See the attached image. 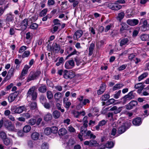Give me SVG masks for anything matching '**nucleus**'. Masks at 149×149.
<instances>
[{
	"mask_svg": "<svg viewBox=\"0 0 149 149\" xmlns=\"http://www.w3.org/2000/svg\"><path fill=\"white\" fill-rule=\"evenodd\" d=\"M41 148L42 149H48V146L47 143H43L42 145Z\"/></svg>",
	"mask_w": 149,
	"mask_h": 149,
	"instance_id": "774afa93",
	"label": "nucleus"
},
{
	"mask_svg": "<svg viewBox=\"0 0 149 149\" xmlns=\"http://www.w3.org/2000/svg\"><path fill=\"white\" fill-rule=\"evenodd\" d=\"M114 143L112 142H108L106 145L105 147L106 148H112L114 146Z\"/></svg>",
	"mask_w": 149,
	"mask_h": 149,
	"instance_id": "3c124183",
	"label": "nucleus"
},
{
	"mask_svg": "<svg viewBox=\"0 0 149 149\" xmlns=\"http://www.w3.org/2000/svg\"><path fill=\"white\" fill-rule=\"evenodd\" d=\"M115 101V100L113 98L111 99L108 100L106 102V104L107 105H109L110 104H112L114 103Z\"/></svg>",
	"mask_w": 149,
	"mask_h": 149,
	"instance_id": "6e6d98bb",
	"label": "nucleus"
},
{
	"mask_svg": "<svg viewBox=\"0 0 149 149\" xmlns=\"http://www.w3.org/2000/svg\"><path fill=\"white\" fill-rule=\"evenodd\" d=\"M51 49L54 50L56 52H57L60 50V46L59 45L55 43L54 45L52 46Z\"/></svg>",
	"mask_w": 149,
	"mask_h": 149,
	"instance_id": "c85d7f7f",
	"label": "nucleus"
},
{
	"mask_svg": "<svg viewBox=\"0 0 149 149\" xmlns=\"http://www.w3.org/2000/svg\"><path fill=\"white\" fill-rule=\"evenodd\" d=\"M126 129L125 127L123 125L120 127L118 129V132L120 134L124 133L126 130Z\"/></svg>",
	"mask_w": 149,
	"mask_h": 149,
	"instance_id": "e433bc0d",
	"label": "nucleus"
},
{
	"mask_svg": "<svg viewBox=\"0 0 149 149\" xmlns=\"http://www.w3.org/2000/svg\"><path fill=\"white\" fill-rule=\"evenodd\" d=\"M42 105L45 108L48 109H49L51 107L50 104L49 103L47 102Z\"/></svg>",
	"mask_w": 149,
	"mask_h": 149,
	"instance_id": "0e129e2a",
	"label": "nucleus"
},
{
	"mask_svg": "<svg viewBox=\"0 0 149 149\" xmlns=\"http://www.w3.org/2000/svg\"><path fill=\"white\" fill-rule=\"evenodd\" d=\"M67 133V131L65 128H61L58 131V134L60 136H62L65 135Z\"/></svg>",
	"mask_w": 149,
	"mask_h": 149,
	"instance_id": "5701e85b",
	"label": "nucleus"
},
{
	"mask_svg": "<svg viewBox=\"0 0 149 149\" xmlns=\"http://www.w3.org/2000/svg\"><path fill=\"white\" fill-rule=\"evenodd\" d=\"M64 72L65 73L63 75V77L65 79H72L74 77V74L72 72H69L67 70H65Z\"/></svg>",
	"mask_w": 149,
	"mask_h": 149,
	"instance_id": "4468645a",
	"label": "nucleus"
},
{
	"mask_svg": "<svg viewBox=\"0 0 149 149\" xmlns=\"http://www.w3.org/2000/svg\"><path fill=\"white\" fill-rule=\"evenodd\" d=\"M39 99L40 102L42 104H44L47 101L46 97L43 95H41L40 96Z\"/></svg>",
	"mask_w": 149,
	"mask_h": 149,
	"instance_id": "473e14b6",
	"label": "nucleus"
},
{
	"mask_svg": "<svg viewBox=\"0 0 149 149\" xmlns=\"http://www.w3.org/2000/svg\"><path fill=\"white\" fill-rule=\"evenodd\" d=\"M14 70L15 69L14 68L11 67L10 68L8 72L7 75L5 78L6 80H9L13 76L14 74Z\"/></svg>",
	"mask_w": 149,
	"mask_h": 149,
	"instance_id": "f3484780",
	"label": "nucleus"
},
{
	"mask_svg": "<svg viewBox=\"0 0 149 149\" xmlns=\"http://www.w3.org/2000/svg\"><path fill=\"white\" fill-rule=\"evenodd\" d=\"M72 50H73V52L67 56L66 59H67L69 57L72 55L76 54L77 52L75 49H73L71 47H69L67 48L66 51L68 54Z\"/></svg>",
	"mask_w": 149,
	"mask_h": 149,
	"instance_id": "f8f14e48",
	"label": "nucleus"
},
{
	"mask_svg": "<svg viewBox=\"0 0 149 149\" xmlns=\"http://www.w3.org/2000/svg\"><path fill=\"white\" fill-rule=\"evenodd\" d=\"M127 65L126 64L123 65H122L119 67L117 69L119 71H121L125 69L127 67Z\"/></svg>",
	"mask_w": 149,
	"mask_h": 149,
	"instance_id": "680f3d73",
	"label": "nucleus"
},
{
	"mask_svg": "<svg viewBox=\"0 0 149 149\" xmlns=\"http://www.w3.org/2000/svg\"><path fill=\"white\" fill-rule=\"evenodd\" d=\"M62 94L60 92H57L54 95L55 100H59L62 97Z\"/></svg>",
	"mask_w": 149,
	"mask_h": 149,
	"instance_id": "37998d69",
	"label": "nucleus"
},
{
	"mask_svg": "<svg viewBox=\"0 0 149 149\" xmlns=\"http://www.w3.org/2000/svg\"><path fill=\"white\" fill-rule=\"evenodd\" d=\"M47 98L49 100H51L53 97V95L51 91H48L46 93Z\"/></svg>",
	"mask_w": 149,
	"mask_h": 149,
	"instance_id": "c03bdc74",
	"label": "nucleus"
},
{
	"mask_svg": "<svg viewBox=\"0 0 149 149\" xmlns=\"http://www.w3.org/2000/svg\"><path fill=\"white\" fill-rule=\"evenodd\" d=\"M7 136L6 133L1 131L0 132V137L3 140L7 137Z\"/></svg>",
	"mask_w": 149,
	"mask_h": 149,
	"instance_id": "49530a36",
	"label": "nucleus"
},
{
	"mask_svg": "<svg viewBox=\"0 0 149 149\" xmlns=\"http://www.w3.org/2000/svg\"><path fill=\"white\" fill-rule=\"evenodd\" d=\"M38 91L40 93H44L47 91V87L46 85L41 84L38 88Z\"/></svg>",
	"mask_w": 149,
	"mask_h": 149,
	"instance_id": "412c9836",
	"label": "nucleus"
},
{
	"mask_svg": "<svg viewBox=\"0 0 149 149\" xmlns=\"http://www.w3.org/2000/svg\"><path fill=\"white\" fill-rule=\"evenodd\" d=\"M4 126L9 131L13 132L15 130V128L14 125L11 121L8 120L5 121Z\"/></svg>",
	"mask_w": 149,
	"mask_h": 149,
	"instance_id": "39448f33",
	"label": "nucleus"
},
{
	"mask_svg": "<svg viewBox=\"0 0 149 149\" xmlns=\"http://www.w3.org/2000/svg\"><path fill=\"white\" fill-rule=\"evenodd\" d=\"M45 134L46 135H50L52 133L50 127H47L45 128L44 130Z\"/></svg>",
	"mask_w": 149,
	"mask_h": 149,
	"instance_id": "de8ad7c7",
	"label": "nucleus"
},
{
	"mask_svg": "<svg viewBox=\"0 0 149 149\" xmlns=\"http://www.w3.org/2000/svg\"><path fill=\"white\" fill-rule=\"evenodd\" d=\"M64 62V59L63 57H61L58 61V62L56 63V65L57 66H59Z\"/></svg>",
	"mask_w": 149,
	"mask_h": 149,
	"instance_id": "13d9d810",
	"label": "nucleus"
},
{
	"mask_svg": "<svg viewBox=\"0 0 149 149\" xmlns=\"http://www.w3.org/2000/svg\"><path fill=\"white\" fill-rule=\"evenodd\" d=\"M51 133L54 134H56L57 133L58 128L56 126H53L50 127Z\"/></svg>",
	"mask_w": 149,
	"mask_h": 149,
	"instance_id": "864d4df0",
	"label": "nucleus"
},
{
	"mask_svg": "<svg viewBox=\"0 0 149 149\" xmlns=\"http://www.w3.org/2000/svg\"><path fill=\"white\" fill-rule=\"evenodd\" d=\"M75 64L73 59L67 61L65 64V68L68 69H70L74 67Z\"/></svg>",
	"mask_w": 149,
	"mask_h": 149,
	"instance_id": "9b49d317",
	"label": "nucleus"
},
{
	"mask_svg": "<svg viewBox=\"0 0 149 149\" xmlns=\"http://www.w3.org/2000/svg\"><path fill=\"white\" fill-rule=\"evenodd\" d=\"M83 34V31L81 30L77 31L75 33L73 36L74 40H77L81 37Z\"/></svg>",
	"mask_w": 149,
	"mask_h": 149,
	"instance_id": "6ab92c4d",
	"label": "nucleus"
},
{
	"mask_svg": "<svg viewBox=\"0 0 149 149\" xmlns=\"http://www.w3.org/2000/svg\"><path fill=\"white\" fill-rule=\"evenodd\" d=\"M13 18L14 17H13L11 14L10 13L8 15L6 20L8 21H10L13 20Z\"/></svg>",
	"mask_w": 149,
	"mask_h": 149,
	"instance_id": "4d7b16f0",
	"label": "nucleus"
},
{
	"mask_svg": "<svg viewBox=\"0 0 149 149\" xmlns=\"http://www.w3.org/2000/svg\"><path fill=\"white\" fill-rule=\"evenodd\" d=\"M83 140L87 139H95L96 136L94 135L91 131H88L83 136Z\"/></svg>",
	"mask_w": 149,
	"mask_h": 149,
	"instance_id": "6e6552de",
	"label": "nucleus"
},
{
	"mask_svg": "<svg viewBox=\"0 0 149 149\" xmlns=\"http://www.w3.org/2000/svg\"><path fill=\"white\" fill-rule=\"evenodd\" d=\"M36 123V120L33 118L30 119L27 122L28 124L31 125H35Z\"/></svg>",
	"mask_w": 149,
	"mask_h": 149,
	"instance_id": "4c0bfd02",
	"label": "nucleus"
},
{
	"mask_svg": "<svg viewBox=\"0 0 149 149\" xmlns=\"http://www.w3.org/2000/svg\"><path fill=\"white\" fill-rule=\"evenodd\" d=\"M108 7L111 9L115 10H118L122 8V6L119 5L116 3H110L108 5Z\"/></svg>",
	"mask_w": 149,
	"mask_h": 149,
	"instance_id": "9d476101",
	"label": "nucleus"
},
{
	"mask_svg": "<svg viewBox=\"0 0 149 149\" xmlns=\"http://www.w3.org/2000/svg\"><path fill=\"white\" fill-rule=\"evenodd\" d=\"M148 75V74L147 73L145 72L143 73L139 76L138 77L139 81H140L144 78L146 77Z\"/></svg>",
	"mask_w": 149,
	"mask_h": 149,
	"instance_id": "09e8293b",
	"label": "nucleus"
},
{
	"mask_svg": "<svg viewBox=\"0 0 149 149\" xmlns=\"http://www.w3.org/2000/svg\"><path fill=\"white\" fill-rule=\"evenodd\" d=\"M27 47L25 46H22L19 49V52L20 53H22L26 49Z\"/></svg>",
	"mask_w": 149,
	"mask_h": 149,
	"instance_id": "bf43d9fd",
	"label": "nucleus"
},
{
	"mask_svg": "<svg viewBox=\"0 0 149 149\" xmlns=\"http://www.w3.org/2000/svg\"><path fill=\"white\" fill-rule=\"evenodd\" d=\"M22 116L25 117L26 119L29 118L31 117V115L29 113H25L22 114Z\"/></svg>",
	"mask_w": 149,
	"mask_h": 149,
	"instance_id": "69168bd1",
	"label": "nucleus"
},
{
	"mask_svg": "<svg viewBox=\"0 0 149 149\" xmlns=\"http://www.w3.org/2000/svg\"><path fill=\"white\" fill-rule=\"evenodd\" d=\"M95 47V45L94 43H92L91 44L88 49L89 56H91L93 54Z\"/></svg>",
	"mask_w": 149,
	"mask_h": 149,
	"instance_id": "393cba45",
	"label": "nucleus"
},
{
	"mask_svg": "<svg viewBox=\"0 0 149 149\" xmlns=\"http://www.w3.org/2000/svg\"><path fill=\"white\" fill-rule=\"evenodd\" d=\"M137 104L138 103L136 101L132 100L126 105V109L128 110L131 109L134 107L137 106Z\"/></svg>",
	"mask_w": 149,
	"mask_h": 149,
	"instance_id": "2eb2a0df",
	"label": "nucleus"
},
{
	"mask_svg": "<svg viewBox=\"0 0 149 149\" xmlns=\"http://www.w3.org/2000/svg\"><path fill=\"white\" fill-rule=\"evenodd\" d=\"M39 136V134L38 133L34 132L31 134V137L33 140H36L38 139Z\"/></svg>",
	"mask_w": 149,
	"mask_h": 149,
	"instance_id": "7c9ffc66",
	"label": "nucleus"
},
{
	"mask_svg": "<svg viewBox=\"0 0 149 149\" xmlns=\"http://www.w3.org/2000/svg\"><path fill=\"white\" fill-rule=\"evenodd\" d=\"M30 67L28 65H25L21 73L25 75L26 74H27L28 70Z\"/></svg>",
	"mask_w": 149,
	"mask_h": 149,
	"instance_id": "c9c22d12",
	"label": "nucleus"
},
{
	"mask_svg": "<svg viewBox=\"0 0 149 149\" xmlns=\"http://www.w3.org/2000/svg\"><path fill=\"white\" fill-rule=\"evenodd\" d=\"M87 130V128L86 127L82 126L81 127L80 130L81 134H79L78 135V137L81 141H82L83 140V138L82 137L85 134Z\"/></svg>",
	"mask_w": 149,
	"mask_h": 149,
	"instance_id": "ddd939ff",
	"label": "nucleus"
},
{
	"mask_svg": "<svg viewBox=\"0 0 149 149\" xmlns=\"http://www.w3.org/2000/svg\"><path fill=\"white\" fill-rule=\"evenodd\" d=\"M41 73L40 71H37L36 72H31L29 74L26 81H30L36 79L39 77Z\"/></svg>",
	"mask_w": 149,
	"mask_h": 149,
	"instance_id": "f257e3e1",
	"label": "nucleus"
},
{
	"mask_svg": "<svg viewBox=\"0 0 149 149\" xmlns=\"http://www.w3.org/2000/svg\"><path fill=\"white\" fill-rule=\"evenodd\" d=\"M140 23L142 24L141 27V30L143 31L149 30V23H148L147 21L144 18L141 19Z\"/></svg>",
	"mask_w": 149,
	"mask_h": 149,
	"instance_id": "7ed1b4c3",
	"label": "nucleus"
},
{
	"mask_svg": "<svg viewBox=\"0 0 149 149\" xmlns=\"http://www.w3.org/2000/svg\"><path fill=\"white\" fill-rule=\"evenodd\" d=\"M30 54V52L29 51H26L22 54V57L23 58L27 57L29 56Z\"/></svg>",
	"mask_w": 149,
	"mask_h": 149,
	"instance_id": "8fccbe9b",
	"label": "nucleus"
},
{
	"mask_svg": "<svg viewBox=\"0 0 149 149\" xmlns=\"http://www.w3.org/2000/svg\"><path fill=\"white\" fill-rule=\"evenodd\" d=\"M124 86V85L123 84H120L118 83L115 85L112 88V90L113 91L116 90L118 89H119L122 88Z\"/></svg>",
	"mask_w": 149,
	"mask_h": 149,
	"instance_id": "bb28decb",
	"label": "nucleus"
},
{
	"mask_svg": "<svg viewBox=\"0 0 149 149\" xmlns=\"http://www.w3.org/2000/svg\"><path fill=\"white\" fill-rule=\"evenodd\" d=\"M121 91H118L114 95V98L117 99L118 98L120 95Z\"/></svg>",
	"mask_w": 149,
	"mask_h": 149,
	"instance_id": "e2e57ef3",
	"label": "nucleus"
},
{
	"mask_svg": "<svg viewBox=\"0 0 149 149\" xmlns=\"http://www.w3.org/2000/svg\"><path fill=\"white\" fill-rule=\"evenodd\" d=\"M52 118V115L49 113H47L44 117V120L46 121H50Z\"/></svg>",
	"mask_w": 149,
	"mask_h": 149,
	"instance_id": "a878e982",
	"label": "nucleus"
},
{
	"mask_svg": "<svg viewBox=\"0 0 149 149\" xmlns=\"http://www.w3.org/2000/svg\"><path fill=\"white\" fill-rule=\"evenodd\" d=\"M26 109L24 106H19L17 107L15 106L13 107L11 109L13 114L20 113Z\"/></svg>",
	"mask_w": 149,
	"mask_h": 149,
	"instance_id": "20e7f679",
	"label": "nucleus"
},
{
	"mask_svg": "<svg viewBox=\"0 0 149 149\" xmlns=\"http://www.w3.org/2000/svg\"><path fill=\"white\" fill-rule=\"evenodd\" d=\"M130 38L128 37L127 38H123L120 42V46L122 47L124 45L128 44L130 40Z\"/></svg>",
	"mask_w": 149,
	"mask_h": 149,
	"instance_id": "4be33fe9",
	"label": "nucleus"
},
{
	"mask_svg": "<svg viewBox=\"0 0 149 149\" xmlns=\"http://www.w3.org/2000/svg\"><path fill=\"white\" fill-rule=\"evenodd\" d=\"M106 87V85L104 83H102L99 89L97 91L98 95L102 94L105 91Z\"/></svg>",
	"mask_w": 149,
	"mask_h": 149,
	"instance_id": "a211bd4d",
	"label": "nucleus"
},
{
	"mask_svg": "<svg viewBox=\"0 0 149 149\" xmlns=\"http://www.w3.org/2000/svg\"><path fill=\"white\" fill-rule=\"evenodd\" d=\"M38 27V25L36 23L32 24L30 26V28L32 29L35 30L37 29Z\"/></svg>",
	"mask_w": 149,
	"mask_h": 149,
	"instance_id": "5fc2aeb1",
	"label": "nucleus"
},
{
	"mask_svg": "<svg viewBox=\"0 0 149 149\" xmlns=\"http://www.w3.org/2000/svg\"><path fill=\"white\" fill-rule=\"evenodd\" d=\"M133 91H132L129 92L127 95L124 96L122 99L125 101L126 100H130L133 99L134 97V95L133 94Z\"/></svg>",
	"mask_w": 149,
	"mask_h": 149,
	"instance_id": "dca6fc26",
	"label": "nucleus"
},
{
	"mask_svg": "<svg viewBox=\"0 0 149 149\" xmlns=\"http://www.w3.org/2000/svg\"><path fill=\"white\" fill-rule=\"evenodd\" d=\"M28 24V20L25 19L23 20L20 23L19 26V29L18 30L23 31L26 30Z\"/></svg>",
	"mask_w": 149,
	"mask_h": 149,
	"instance_id": "0eeeda50",
	"label": "nucleus"
},
{
	"mask_svg": "<svg viewBox=\"0 0 149 149\" xmlns=\"http://www.w3.org/2000/svg\"><path fill=\"white\" fill-rule=\"evenodd\" d=\"M52 115L55 119H58L60 117L61 113L58 111L56 110L52 112Z\"/></svg>",
	"mask_w": 149,
	"mask_h": 149,
	"instance_id": "cd10ccee",
	"label": "nucleus"
},
{
	"mask_svg": "<svg viewBox=\"0 0 149 149\" xmlns=\"http://www.w3.org/2000/svg\"><path fill=\"white\" fill-rule=\"evenodd\" d=\"M107 121H106L104 120H102V121H100L99 123V125L101 126H102L103 125H104L107 123Z\"/></svg>",
	"mask_w": 149,
	"mask_h": 149,
	"instance_id": "338daca9",
	"label": "nucleus"
},
{
	"mask_svg": "<svg viewBox=\"0 0 149 149\" xmlns=\"http://www.w3.org/2000/svg\"><path fill=\"white\" fill-rule=\"evenodd\" d=\"M30 106L31 109H35L37 106L36 102H32Z\"/></svg>",
	"mask_w": 149,
	"mask_h": 149,
	"instance_id": "052dcab7",
	"label": "nucleus"
},
{
	"mask_svg": "<svg viewBox=\"0 0 149 149\" xmlns=\"http://www.w3.org/2000/svg\"><path fill=\"white\" fill-rule=\"evenodd\" d=\"M131 125V121L130 120H128L125 122L123 124V126L126 128V129L129 128Z\"/></svg>",
	"mask_w": 149,
	"mask_h": 149,
	"instance_id": "a19ab883",
	"label": "nucleus"
},
{
	"mask_svg": "<svg viewBox=\"0 0 149 149\" xmlns=\"http://www.w3.org/2000/svg\"><path fill=\"white\" fill-rule=\"evenodd\" d=\"M132 123L135 126H139L142 123L141 118L139 117L136 118L132 120Z\"/></svg>",
	"mask_w": 149,
	"mask_h": 149,
	"instance_id": "aec40b11",
	"label": "nucleus"
},
{
	"mask_svg": "<svg viewBox=\"0 0 149 149\" xmlns=\"http://www.w3.org/2000/svg\"><path fill=\"white\" fill-rule=\"evenodd\" d=\"M128 26L125 23L121 24V27L120 29V31L121 33L123 32L124 30H127L128 28Z\"/></svg>",
	"mask_w": 149,
	"mask_h": 149,
	"instance_id": "2f4dec72",
	"label": "nucleus"
},
{
	"mask_svg": "<svg viewBox=\"0 0 149 149\" xmlns=\"http://www.w3.org/2000/svg\"><path fill=\"white\" fill-rule=\"evenodd\" d=\"M31 129V127L29 125H25L23 128V131L26 133L29 132Z\"/></svg>",
	"mask_w": 149,
	"mask_h": 149,
	"instance_id": "72a5a7b5",
	"label": "nucleus"
},
{
	"mask_svg": "<svg viewBox=\"0 0 149 149\" xmlns=\"http://www.w3.org/2000/svg\"><path fill=\"white\" fill-rule=\"evenodd\" d=\"M99 143L95 140H90V146H98Z\"/></svg>",
	"mask_w": 149,
	"mask_h": 149,
	"instance_id": "58836bf2",
	"label": "nucleus"
},
{
	"mask_svg": "<svg viewBox=\"0 0 149 149\" xmlns=\"http://www.w3.org/2000/svg\"><path fill=\"white\" fill-rule=\"evenodd\" d=\"M122 107H119L117 108L116 106H114L111 108L110 110L111 111H113V113L109 112L108 114V117H111L112 118L113 116V113L114 114H117L120 113L122 110Z\"/></svg>",
	"mask_w": 149,
	"mask_h": 149,
	"instance_id": "423d86ee",
	"label": "nucleus"
},
{
	"mask_svg": "<svg viewBox=\"0 0 149 149\" xmlns=\"http://www.w3.org/2000/svg\"><path fill=\"white\" fill-rule=\"evenodd\" d=\"M19 92L18 91H16L13 93H11L8 97V100L9 103L13 102L17 97Z\"/></svg>",
	"mask_w": 149,
	"mask_h": 149,
	"instance_id": "1a4fd4ad",
	"label": "nucleus"
},
{
	"mask_svg": "<svg viewBox=\"0 0 149 149\" xmlns=\"http://www.w3.org/2000/svg\"><path fill=\"white\" fill-rule=\"evenodd\" d=\"M125 15V14L123 12H121L119 13L118 14V16L117 17V19L120 21L124 17Z\"/></svg>",
	"mask_w": 149,
	"mask_h": 149,
	"instance_id": "a18cd8bd",
	"label": "nucleus"
},
{
	"mask_svg": "<svg viewBox=\"0 0 149 149\" xmlns=\"http://www.w3.org/2000/svg\"><path fill=\"white\" fill-rule=\"evenodd\" d=\"M31 97L33 100H35L37 97V93L35 91V87L34 86L30 88L27 93V97Z\"/></svg>",
	"mask_w": 149,
	"mask_h": 149,
	"instance_id": "f03ea898",
	"label": "nucleus"
},
{
	"mask_svg": "<svg viewBox=\"0 0 149 149\" xmlns=\"http://www.w3.org/2000/svg\"><path fill=\"white\" fill-rule=\"evenodd\" d=\"M140 38L142 41H146L149 39V35L143 34L141 35Z\"/></svg>",
	"mask_w": 149,
	"mask_h": 149,
	"instance_id": "f704fd0d",
	"label": "nucleus"
},
{
	"mask_svg": "<svg viewBox=\"0 0 149 149\" xmlns=\"http://www.w3.org/2000/svg\"><path fill=\"white\" fill-rule=\"evenodd\" d=\"M54 26L60 27L61 26L60 21L57 19H55L53 20Z\"/></svg>",
	"mask_w": 149,
	"mask_h": 149,
	"instance_id": "ea45409f",
	"label": "nucleus"
},
{
	"mask_svg": "<svg viewBox=\"0 0 149 149\" xmlns=\"http://www.w3.org/2000/svg\"><path fill=\"white\" fill-rule=\"evenodd\" d=\"M3 142L6 146H9L12 144V140L6 137L3 140Z\"/></svg>",
	"mask_w": 149,
	"mask_h": 149,
	"instance_id": "b1692460",
	"label": "nucleus"
},
{
	"mask_svg": "<svg viewBox=\"0 0 149 149\" xmlns=\"http://www.w3.org/2000/svg\"><path fill=\"white\" fill-rule=\"evenodd\" d=\"M47 11V9L45 8L42 10L39 14V16L40 17H43L46 14Z\"/></svg>",
	"mask_w": 149,
	"mask_h": 149,
	"instance_id": "603ef678",
	"label": "nucleus"
},
{
	"mask_svg": "<svg viewBox=\"0 0 149 149\" xmlns=\"http://www.w3.org/2000/svg\"><path fill=\"white\" fill-rule=\"evenodd\" d=\"M74 61L76 62V65H79L82 63L81 58L79 56H77L74 58Z\"/></svg>",
	"mask_w": 149,
	"mask_h": 149,
	"instance_id": "c756f323",
	"label": "nucleus"
},
{
	"mask_svg": "<svg viewBox=\"0 0 149 149\" xmlns=\"http://www.w3.org/2000/svg\"><path fill=\"white\" fill-rule=\"evenodd\" d=\"M110 97V95L108 94H104L102 95L100 99L102 101H105L107 100Z\"/></svg>",
	"mask_w": 149,
	"mask_h": 149,
	"instance_id": "79ce46f5",
	"label": "nucleus"
}]
</instances>
